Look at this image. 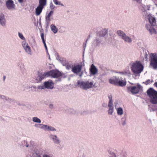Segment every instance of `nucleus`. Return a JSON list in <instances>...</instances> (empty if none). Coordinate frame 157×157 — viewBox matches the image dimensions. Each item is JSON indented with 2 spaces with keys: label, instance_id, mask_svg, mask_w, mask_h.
Wrapping results in <instances>:
<instances>
[{
  "label": "nucleus",
  "instance_id": "obj_3",
  "mask_svg": "<svg viewBox=\"0 0 157 157\" xmlns=\"http://www.w3.org/2000/svg\"><path fill=\"white\" fill-rule=\"evenodd\" d=\"M78 86L84 90H87L94 86L93 81L90 82L89 81H80L77 82Z\"/></svg>",
  "mask_w": 157,
  "mask_h": 157
},
{
  "label": "nucleus",
  "instance_id": "obj_56",
  "mask_svg": "<svg viewBox=\"0 0 157 157\" xmlns=\"http://www.w3.org/2000/svg\"><path fill=\"white\" fill-rule=\"evenodd\" d=\"M49 107L51 109H52L53 108V104H50L49 105Z\"/></svg>",
  "mask_w": 157,
  "mask_h": 157
},
{
  "label": "nucleus",
  "instance_id": "obj_51",
  "mask_svg": "<svg viewBox=\"0 0 157 157\" xmlns=\"http://www.w3.org/2000/svg\"><path fill=\"white\" fill-rule=\"evenodd\" d=\"M122 121H126V116L125 115H124L121 119Z\"/></svg>",
  "mask_w": 157,
  "mask_h": 157
},
{
  "label": "nucleus",
  "instance_id": "obj_2",
  "mask_svg": "<svg viewBox=\"0 0 157 157\" xmlns=\"http://www.w3.org/2000/svg\"><path fill=\"white\" fill-rule=\"evenodd\" d=\"M143 68V66L140 61H136L132 63L131 67V70L134 74L141 73Z\"/></svg>",
  "mask_w": 157,
  "mask_h": 157
},
{
  "label": "nucleus",
  "instance_id": "obj_13",
  "mask_svg": "<svg viewBox=\"0 0 157 157\" xmlns=\"http://www.w3.org/2000/svg\"><path fill=\"white\" fill-rule=\"evenodd\" d=\"M49 138L55 144H58L60 143V141L59 138L56 135L50 134L49 136Z\"/></svg>",
  "mask_w": 157,
  "mask_h": 157
},
{
  "label": "nucleus",
  "instance_id": "obj_64",
  "mask_svg": "<svg viewBox=\"0 0 157 157\" xmlns=\"http://www.w3.org/2000/svg\"><path fill=\"white\" fill-rule=\"evenodd\" d=\"M98 79H100L101 80V77H99L98 78Z\"/></svg>",
  "mask_w": 157,
  "mask_h": 157
},
{
  "label": "nucleus",
  "instance_id": "obj_60",
  "mask_svg": "<svg viewBox=\"0 0 157 157\" xmlns=\"http://www.w3.org/2000/svg\"><path fill=\"white\" fill-rule=\"evenodd\" d=\"M90 35H89L88 36V37L87 38V39L86 40V42H87V41L89 40V39L90 38Z\"/></svg>",
  "mask_w": 157,
  "mask_h": 157
},
{
  "label": "nucleus",
  "instance_id": "obj_36",
  "mask_svg": "<svg viewBox=\"0 0 157 157\" xmlns=\"http://www.w3.org/2000/svg\"><path fill=\"white\" fill-rule=\"evenodd\" d=\"M18 35L19 37L22 40H23V41H26V39L24 37L23 34L20 32L18 33Z\"/></svg>",
  "mask_w": 157,
  "mask_h": 157
},
{
  "label": "nucleus",
  "instance_id": "obj_25",
  "mask_svg": "<svg viewBox=\"0 0 157 157\" xmlns=\"http://www.w3.org/2000/svg\"><path fill=\"white\" fill-rule=\"evenodd\" d=\"M1 99L3 100H5L10 103L13 102L14 101L13 99L10 98L7 96H6L5 95H2Z\"/></svg>",
  "mask_w": 157,
  "mask_h": 157
},
{
  "label": "nucleus",
  "instance_id": "obj_21",
  "mask_svg": "<svg viewBox=\"0 0 157 157\" xmlns=\"http://www.w3.org/2000/svg\"><path fill=\"white\" fill-rule=\"evenodd\" d=\"M44 7L42 6L38 5L36 9V15H39L40 14Z\"/></svg>",
  "mask_w": 157,
  "mask_h": 157
},
{
  "label": "nucleus",
  "instance_id": "obj_22",
  "mask_svg": "<svg viewBox=\"0 0 157 157\" xmlns=\"http://www.w3.org/2000/svg\"><path fill=\"white\" fill-rule=\"evenodd\" d=\"M124 42L128 44L131 43L132 42V40L131 36H128L126 34L122 39Z\"/></svg>",
  "mask_w": 157,
  "mask_h": 157
},
{
  "label": "nucleus",
  "instance_id": "obj_20",
  "mask_svg": "<svg viewBox=\"0 0 157 157\" xmlns=\"http://www.w3.org/2000/svg\"><path fill=\"white\" fill-rule=\"evenodd\" d=\"M0 24L2 26L6 25V20L4 14L0 13Z\"/></svg>",
  "mask_w": 157,
  "mask_h": 157
},
{
  "label": "nucleus",
  "instance_id": "obj_27",
  "mask_svg": "<svg viewBox=\"0 0 157 157\" xmlns=\"http://www.w3.org/2000/svg\"><path fill=\"white\" fill-rule=\"evenodd\" d=\"M50 28L51 30L55 34L58 31V29L53 24L51 25Z\"/></svg>",
  "mask_w": 157,
  "mask_h": 157
},
{
  "label": "nucleus",
  "instance_id": "obj_44",
  "mask_svg": "<svg viewBox=\"0 0 157 157\" xmlns=\"http://www.w3.org/2000/svg\"><path fill=\"white\" fill-rule=\"evenodd\" d=\"M109 82L110 83L116 85L115 79H110L109 80Z\"/></svg>",
  "mask_w": 157,
  "mask_h": 157
},
{
  "label": "nucleus",
  "instance_id": "obj_43",
  "mask_svg": "<svg viewBox=\"0 0 157 157\" xmlns=\"http://www.w3.org/2000/svg\"><path fill=\"white\" fill-rule=\"evenodd\" d=\"M40 36L41 38L42 41L43 42H45V41L44 39V34L43 32L40 31Z\"/></svg>",
  "mask_w": 157,
  "mask_h": 157
},
{
  "label": "nucleus",
  "instance_id": "obj_14",
  "mask_svg": "<svg viewBox=\"0 0 157 157\" xmlns=\"http://www.w3.org/2000/svg\"><path fill=\"white\" fill-rule=\"evenodd\" d=\"M139 6V8L143 12H145L147 10H149L150 8V6L149 5H145L141 3Z\"/></svg>",
  "mask_w": 157,
  "mask_h": 157
},
{
  "label": "nucleus",
  "instance_id": "obj_29",
  "mask_svg": "<svg viewBox=\"0 0 157 157\" xmlns=\"http://www.w3.org/2000/svg\"><path fill=\"white\" fill-rule=\"evenodd\" d=\"M117 113L119 116H121L123 114V109L121 107H119L117 109Z\"/></svg>",
  "mask_w": 157,
  "mask_h": 157
},
{
  "label": "nucleus",
  "instance_id": "obj_6",
  "mask_svg": "<svg viewBox=\"0 0 157 157\" xmlns=\"http://www.w3.org/2000/svg\"><path fill=\"white\" fill-rule=\"evenodd\" d=\"M127 88L128 91L133 94H138L142 90V87L140 84H138L137 86H127Z\"/></svg>",
  "mask_w": 157,
  "mask_h": 157
},
{
  "label": "nucleus",
  "instance_id": "obj_9",
  "mask_svg": "<svg viewBox=\"0 0 157 157\" xmlns=\"http://www.w3.org/2000/svg\"><path fill=\"white\" fill-rule=\"evenodd\" d=\"M23 47L25 49V52L29 55H32V51L30 47L26 41H23L21 42Z\"/></svg>",
  "mask_w": 157,
  "mask_h": 157
},
{
  "label": "nucleus",
  "instance_id": "obj_61",
  "mask_svg": "<svg viewBox=\"0 0 157 157\" xmlns=\"http://www.w3.org/2000/svg\"><path fill=\"white\" fill-rule=\"evenodd\" d=\"M18 0L19 2L21 3L23 2V1L24 0Z\"/></svg>",
  "mask_w": 157,
  "mask_h": 157
},
{
  "label": "nucleus",
  "instance_id": "obj_23",
  "mask_svg": "<svg viewBox=\"0 0 157 157\" xmlns=\"http://www.w3.org/2000/svg\"><path fill=\"white\" fill-rule=\"evenodd\" d=\"M38 75L40 76L41 81L44 78L49 77L48 71L44 72V73H40L38 74Z\"/></svg>",
  "mask_w": 157,
  "mask_h": 157
},
{
  "label": "nucleus",
  "instance_id": "obj_35",
  "mask_svg": "<svg viewBox=\"0 0 157 157\" xmlns=\"http://www.w3.org/2000/svg\"><path fill=\"white\" fill-rule=\"evenodd\" d=\"M126 81H120V82H119V83H118V86H124L126 85Z\"/></svg>",
  "mask_w": 157,
  "mask_h": 157
},
{
  "label": "nucleus",
  "instance_id": "obj_16",
  "mask_svg": "<svg viewBox=\"0 0 157 157\" xmlns=\"http://www.w3.org/2000/svg\"><path fill=\"white\" fill-rule=\"evenodd\" d=\"M147 19L152 26L155 25L156 21L154 17H152L151 14H149L147 16Z\"/></svg>",
  "mask_w": 157,
  "mask_h": 157
},
{
  "label": "nucleus",
  "instance_id": "obj_15",
  "mask_svg": "<svg viewBox=\"0 0 157 157\" xmlns=\"http://www.w3.org/2000/svg\"><path fill=\"white\" fill-rule=\"evenodd\" d=\"M6 6L10 10L14 9L15 7V5L12 0H8L6 2Z\"/></svg>",
  "mask_w": 157,
  "mask_h": 157
},
{
  "label": "nucleus",
  "instance_id": "obj_38",
  "mask_svg": "<svg viewBox=\"0 0 157 157\" xmlns=\"http://www.w3.org/2000/svg\"><path fill=\"white\" fill-rule=\"evenodd\" d=\"M64 66L65 67L66 69L68 70H69L71 68V65L69 63V62L66 63Z\"/></svg>",
  "mask_w": 157,
  "mask_h": 157
},
{
  "label": "nucleus",
  "instance_id": "obj_31",
  "mask_svg": "<svg viewBox=\"0 0 157 157\" xmlns=\"http://www.w3.org/2000/svg\"><path fill=\"white\" fill-rule=\"evenodd\" d=\"M34 80L33 81V83H37L41 81L40 78L38 74L37 76L35 78H34Z\"/></svg>",
  "mask_w": 157,
  "mask_h": 157
},
{
  "label": "nucleus",
  "instance_id": "obj_63",
  "mask_svg": "<svg viewBox=\"0 0 157 157\" xmlns=\"http://www.w3.org/2000/svg\"><path fill=\"white\" fill-rule=\"evenodd\" d=\"M120 157H126V156L125 155H121Z\"/></svg>",
  "mask_w": 157,
  "mask_h": 157
},
{
  "label": "nucleus",
  "instance_id": "obj_10",
  "mask_svg": "<svg viewBox=\"0 0 157 157\" xmlns=\"http://www.w3.org/2000/svg\"><path fill=\"white\" fill-rule=\"evenodd\" d=\"M101 40L100 38L96 37L92 43V46L95 47H101L102 43H101Z\"/></svg>",
  "mask_w": 157,
  "mask_h": 157
},
{
  "label": "nucleus",
  "instance_id": "obj_1",
  "mask_svg": "<svg viewBox=\"0 0 157 157\" xmlns=\"http://www.w3.org/2000/svg\"><path fill=\"white\" fill-rule=\"evenodd\" d=\"M147 95L150 99V102L152 104H157V91L152 88H149L147 91Z\"/></svg>",
  "mask_w": 157,
  "mask_h": 157
},
{
  "label": "nucleus",
  "instance_id": "obj_33",
  "mask_svg": "<svg viewBox=\"0 0 157 157\" xmlns=\"http://www.w3.org/2000/svg\"><path fill=\"white\" fill-rule=\"evenodd\" d=\"M33 121L37 123H40L41 122V120L37 117H34L32 118Z\"/></svg>",
  "mask_w": 157,
  "mask_h": 157
},
{
  "label": "nucleus",
  "instance_id": "obj_40",
  "mask_svg": "<svg viewBox=\"0 0 157 157\" xmlns=\"http://www.w3.org/2000/svg\"><path fill=\"white\" fill-rule=\"evenodd\" d=\"M29 88H31V91L33 92H35L36 91L37 87L35 86H29Z\"/></svg>",
  "mask_w": 157,
  "mask_h": 157
},
{
  "label": "nucleus",
  "instance_id": "obj_57",
  "mask_svg": "<svg viewBox=\"0 0 157 157\" xmlns=\"http://www.w3.org/2000/svg\"><path fill=\"white\" fill-rule=\"evenodd\" d=\"M153 85L154 86L156 87L157 88V82H155L153 84Z\"/></svg>",
  "mask_w": 157,
  "mask_h": 157
},
{
  "label": "nucleus",
  "instance_id": "obj_54",
  "mask_svg": "<svg viewBox=\"0 0 157 157\" xmlns=\"http://www.w3.org/2000/svg\"><path fill=\"white\" fill-rule=\"evenodd\" d=\"M40 124H36L34 125V126L37 128H40Z\"/></svg>",
  "mask_w": 157,
  "mask_h": 157
},
{
  "label": "nucleus",
  "instance_id": "obj_41",
  "mask_svg": "<svg viewBox=\"0 0 157 157\" xmlns=\"http://www.w3.org/2000/svg\"><path fill=\"white\" fill-rule=\"evenodd\" d=\"M37 88L39 90H43L44 89H45V87L44 86V83H43V84L40 85H39L37 86Z\"/></svg>",
  "mask_w": 157,
  "mask_h": 157
},
{
  "label": "nucleus",
  "instance_id": "obj_30",
  "mask_svg": "<svg viewBox=\"0 0 157 157\" xmlns=\"http://www.w3.org/2000/svg\"><path fill=\"white\" fill-rule=\"evenodd\" d=\"M18 66L22 73H24L25 71V69L24 67V64L22 63H19Z\"/></svg>",
  "mask_w": 157,
  "mask_h": 157
},
{
  "label": "nucleus",
  "instance_id": "obj_37",
  "mask_svg": "<svg viewBox=\"0 0 157 157\" xmlns=\"http://www.w3.org/2000/svg\"><path fill=\"white\" fill-rule=\"evenodd\" d=\"M53 2L56 5H59L61 6H64L63 4L59 1L57 0H53Z\"/></svg>",
  "mask_w": 157,
  "mask_h": 157
},
{
  "label": "nucleus",
  "instance_id": "obj_50",
  "mask_svg": "<svg viewBox=\"0 0 157 157\" xmlns=\"http://www.w3.org/2000/svg\"><path fill=\"white\" fill-rule=\"evenodd\" d=\"M150 79H148L147 80L146 82H144L143 83H144L146 85H147L149 83H150Z\"/></svg>",
  "mask_w": 157,
  "mask_h": 157
},
{
  "label": "nucleus",
  "instance_id": "obj_5",
  "mask_svg": "<svg viewBox=\"0 0 157 157\" xmlns=\"http://www.w3.org/2000/svg\"><path fill=\"white\" fill-rule=\"evenodd\" d=\"M82 66L81 64H75L71 68V71L74 73L78 75L80 77H81L83 74V71H82Z\"/></svg>",
  "mask_w": 157,
  "mask_h": 157
},
{
  "label": "nucleus",
  "instance_id": "obj_12",
  "mask_svg": "<svg viewBox=\"0 0 157 157\" xmlns=\"http://www.w3.org/2000/svg\"><path fill=\"white\" fill-rule=\"evenodd\" d=\"M45 88L48 89H52L54 87V84L51 80H49L44 82Z\"/></svg>",
  "mask_w": 157,
  "mask_h": 157
},
{
  "label": "nucleus",
  "instance_id": "obj_42",
  "mask_svg": "<svg viewBox=\"0 0 157 157\" xmlns=\"http://www.w3.org/2000/svg\"><path fill=\"white\" fill-rule=\"evenodd\" d=\"M40 126L39 128L42 129H44L45 130H46V128L47 127V125L40 124Z\"/></svg>",
  "mask_w": 157,
  "mask_h": 157
},
{
  "label": "nucleus",
  "instance_id": "obj_17",
  "mask_svg": "<svg viewBox=\"0 0 157 157\" xmlns=\"http://www.w3.org/2000/svg\"><path fill=\"white\" fill-rule=\"evenodd\" d=\"M147 29L149 31L150 33L151 34H156V31L155 28L152 26H151L149 25L146 24V25Z\"/></svg>",
  "mask_w": 157,
  "mask_h": 157
},
{
  "label": "nucleus",
  "instance_id": "obj_26",
  "mask_svg": "<svg viewBox=\"0 0 157 157\" xmlns=\"http://www.w3.org/2000/svg\"><path fill=\"white\" fill-rule=\"evenodd\" d=\"M117 34L122 39H123L126 35V34L123 31L121 30H118L117 31Z\"/></svg>",
  "mask_w": 157,
  "mask_h": 157
},
{
  "label": "nucleus",
  "instance_id": "obj_4",
  "mask_svg": "<svg viewBox=\"0 0 157 157\" xmlns=\"http://www.w3.org/2000/svg\"><path fill=\"white\" fill-rule=\"evenodd\" d=\"M149 67L154 70L157 68V53H151L149 55Z\"/></svg>",
  "mask_w": 157,
  "mask_h": 157
},
{
  "label": "nucleus",
  "instance_id": "obj_49",
  "mask_svg": "<svg viewBox=\"0 0 157 157\" xmlns=\"http://www.w3.org/2000/svg\"><path fill=\"white\" fill-rule=\"evenodd\" d=\"M144 57L146 60V61H148V54H147L146 52L145 53Z\"/></svg>",
  "mask_w": 157,
  "mask_h": 157
},
{
  "label": "nucleus",
  "instance_id": "obj_58",
  "mask_svg": "<svg viewBox=\"0 0 157 157\" xmlns=\"http://www.w3.org/2000/svg\"><path fill=\"white\" fill-rule=\"evenodd\" d=\"M43 157H51L48 155L45 154V155H43Z\"/></svg>",
  "mask_w": 157,
  "mask_h": 157
},
{
  "label": "nucleus",
  "instance_id": "obj_59",
  "mask_svg": "<svg viewBox=\"0 0 157 157\" xmlns=\"http://www.w3.org/2000/svg\"><path fill=\"white\" fill-rule=\"evenodd\" d=\"M122 124L123 125H125L126 124V121H122Z\"/></svg>",
  "mask_w": 157,
  "mask_h": 157
},
{
  "label": "nucleus",
  "instance_id": "obj_19",
  "mask_svg": "<svg viewBox=\"0 0 157 157\" xmlns=\"http://www.w3.org/2000/svg\"><path fill=\"white\" fill-rule=\"evenodd\" d=\"M108 114L109 115H112L114 111L113 104H108Z\"/></svg>",
  "mask_w": 157,
  "mask_h": 157
},
{
  "label": "nucleus",
  "instance_id": "obj_28",
  "mask_svg": "<svg viewBox=\"0 0 157 157\" xmlns=\"http://www.w3.org/2000/svg\"><path fill=\"white\" fill-rule=\"evenodd\" d=\"M107 152L109 154V157H117L116 154L113 151L110 149L107 150Z\"/></svg>",
  "mask_w": 157,
  "mask_h": 157
},
{
  "label": "nucleus",
  "instance_id": "obj_46",
  "mask_svg": "<svg viewBox=\"0 0 157 157\" xmlns=\"http://www.w3.org/2000/svg\"><path fill=\"white\" fill-rule=\"evenodd\" d=\"M55 6L53 5L52 2H51L50 4V8L52 10H53L55 8Z\"/></svg>",
  "mask_w": 157,
  "mask_h": 157
},
{
  "label": "nucleus",
  "instance_id": "obj_34",
  "mask_svg": "<svg viewBox=\"0 0 157 157\" xmlns=\"http://www.w3.org/2000/svg\"><path fill=\"white\" fill-rule=\"evenodd\" d=\"M46 130L50 131H56V129L54 127L51 126H49L48 125H47Z\"/></svg>",
  "mask_w": 157,
  "mask_h": 157
},
{
  "label": "nucleus",
  "instance_id": "obj_39",
  "mask_svg": "<svg viewBox=\"0 0 157 157\" xmlns=\"http://www.w3.org/2000/svg\"><path fill=\"white\" fill-rule=\"evenodd\" d=\"M108 98L109 99L108 104H113V101L112 99V95H110L108 96Z\"/></svg>",
  "mask_w": 157,
  "mask_h": 157
},
{
  "label": "nucleus",
  "instance_id": "obj_53",
  "mask_svg": "<svg viewBox=\"0 0 157 157\" xmlns=\"http://www.w3.org/2000/svg\"><path fill=\"white\" fill-rule=\"evenodd\" d=\"M86 43L87 42H85V43H83V47L84 48V50H85V48H86Z\"/></svg>",
  "mask_w": 157,
  "mask_h": 157
},
{
  "label": "nucleus",
  "instance_id": "obj_24",
  "mask_svg": "<svg viewBox=\"0 0 157 157\" xmlns=\"http://www.w3.org/2000/svg\"><path fill=\"white\" fill-rule=\"evenodd\" d=\"M107 33L108 31L107 30L103 29L99 32L98 35L100 37H103L105 36Z\"/></svg>",
  "mask_w": 157,
  "mask_h": 157
},
{
  "label": "nucleus",
  "instance_id": "obj_52",
  "mask_svg": "<svg viewBox=\"0 0 157 157\" xmlns=\"http://www.w3.org/2000/svg\"><path fill=\"white\" fill-rule=\"evenodd\" d=\"M43 43L44 44V47H45V49L46 51V52H47V53H48V48H47V45H46V43H45V41L44 42H43Z\"/></svg>",
  "mask_w": 157,
  "mask_h": 157
},
{
  "label": "nucleus",
  "instance_id": "obj_8",
  "mask_svg": "<svg viewBox=\"0 0 157 157\" xmlns=\"http://www.w3.org/2000/svg\"><path fill=\"white\" fill-rule=\"evenodd\" d=\"M53 14V11H50L48 14L46 15L45 24L46 26L48 27L49 26L50 21L53 19L52 15Z\"/></svg>",
  "mask_w": 157,
  "mask_h": 157
},
{
  "label": "nucleus",
  "instance_id": "obj_45",
  "mask_svg": "<svg viewBox=\"0 0 157 157\" xmlns=\"http://www.w3.org/2000/svg\"><path fill=\"white\" fill-rule=\"evenodd\" d=\"M22 144L21 145V146L22 147L26 146L27 147H28L29 146L28 144H27L26 145L25 144H27V142L25 141H23L22 142Z\"/></svg>",
  "mask_w": 157,
  "mask_h": 157
},
{
  "label": "nucleus",
  "instance_id": "obj_32",
  "mask_svg": "<svg viewBox=\"0 0 157 157\" xmlns=\"http://www.w3.org/2000/svg\"><path fill=\"white\" fill-rule=\"evenodd\" d=\"M46 4V0H39V5L44 7Z\"/></svg>",
  "mask_w": 157,
  "mask_h": 157
},
{
  "label": "nucleus",
  "instance_id": "obj_48",
  "mask_svg": "<svg viewBox=\"0 0 157 157\" xmlns=\"http://www.w3.org/2000/svg\"><path fill=\"white\" fill-rule=\"evenodd\" d=\"M114 79L115 80L116 85H118L119 82L120 81V79L119 78H115Z\"/></svg>",
  "mask_w": 157,
  "mask_h": 157
},
{
  "label": "nucleus",
  "instance_id": "obj_62",
  "mask_svg": "<svg viewBox=\"0 0 157 157\" xmlns=\"http://www.w3.org/2000/svg\"><path fill=\"white\" fill-rule=\"evenodd\" d=\"M71 111L72 114H74L75 113V111L73 110L72 109H71Z\"/></svg>",
  "mask_w": 157,
  "mask_h": 157
},
{
  "label": "nucleus",
  "instance_id": "obj_55",
  "mask_svg": "<svg viewBox=\"0 0 157 157\" xmlns=\"http://www.w3.org/2000/svg\"><path fill=\"white\" fill-rule=\"evenodd\" d=\"M119 73L122 75H126L127 74V72L125 71H124V72H119Z\"/></svg>",
  "mask_w": 157,
  "mask_h": 157
},
{
  "label": "nucleus",
  "instance_id": "obj_18",
  "mask_svg": "<svg viewBox=\"0 0 157 157\" xmlns=\"http://www.w3.org/2000/svg\"><path fill=\"white\" fill-rule=\"evenodd\" d=\"M56 59L59 61L63 66H64L66 63L68 62V61L65 58L60 57L58 55L56 57Z\"/></svg>",
  "mask_w": 157,
  "mask_h": 157
},
{
  "label": "nucleus",
  "instance_id": "obj_7",
  "mask_svg": "<svg viewBox=\"0 0 157 157\" xmlns=\"http://www.w3.org/2000/svg\"><path fill=\"white\" fill-rule=\"evenodd\" d=\"M49 77L57 78L61 76V72L57 70H52L48 71Z\"/></svg>",
  "mask_w": 157,
  "mask_h": 157
},
{
  "label": "nucleus",
  "instance_id": "obj_47",
  "mask_svg": "<svg viewBox=\"0 0 157 157\" xmlns=\"http://www.w3.org/2000/svg\"><path fill=\"white\" fill-rule=\"evenodd\" d=\"M132 1L140 4L142 3V0H132Z\"/></svg>",
  "mask_w": 157,
  "mask_h": 157
},
{
  "label": "nucleus",
  "instance_id": "obj_11",
  "mask_svg": "<svg viewBox=\"0 0 157 157\" xmlns=\"http://www.w3.org/2000/svg\"><path fill=\"white\" fill-rule=\"evenodd\" d=\"M98 71L97 68L93 64H92L90 69V75L91 76L94 75L98 72Z\"/></svg>",
  "mask_w": 157,
  "mask_h": 157
}]
</instances>
